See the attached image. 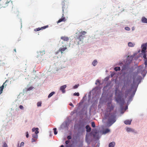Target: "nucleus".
Wrapping results in <instances>:
<instances>
[{
  "mask_svg": "<svg viewBox=\"0 0 147 147\" xmlns=\"http://www.w3.org/2000/svg\"><path fill=\"white\" fill-rule=\"evenodd\" d=\"M87 32L84 31H82L79 33H76L75 37L74 42L75 44L78 45L83 43L84 38Z\"/></svg>",
  "mask_w": 147,
  "mask_h": 147,
  "instance_id": "1",
  "label": "nucleus"
},
{
  "mask_svg": "<svg viewBox=\"0 0 147 147\" xmlns=\"http://www.w3.org/2000/svg\"><path fill=\"white\" fill-rule=\"evenodd\" d=\"M116 116L114 113H110L107 115H106V118L108 119V123L111 126L116 121Z\"/></svg>",
  "mask_w": 147,
  "mask_h": 147,
  "instance_id": "2",
  "label": "nucleus"
},
{
  "mask_svg": "<svg viewBox=\"0 0 147 147\" xmlns=\"http://www.w3.org/2000/svg\"><path fill=\"white\" fill-rule=\"evenodd\" d=\"M45 53V51L44 50L40 51V52H37L38 55L37 57L38 58V59L40 61H42L44 60V58L43 57L42 55Z\"/></svg>",
  "mask_w": 147,
  "mask_h": 147,
  "instance_id": "3",
  "label": "nucleus"
},
{
  "mask_svg": "<svg viewBox=\"0 0 147 147\" xmlns=\"http://www.w3.org/2000/svg\"><path fill=\"white\" fill-rule=\"evenodd\" d=\"M107 112H110L113 110L114 107V105L111 103V102H109L107 103Z\"/></svg>",
  "mask_w": 147,
  "mask_h": 147,
  "instance_id": "4",
  "label": "nucleus"
},
{
  "mask_svg": "<svg viewBox=\"0 0 147 147\" xmlns=\"http://www.w3.org/2000/svg\"><path fill=\"white\" fill-rule=\"evenodd\" d=\"M67 49V48L66 46H63L62 47H61L58 50L55 52V54L56 55H57L59 52H60L61 54H62L63 53L64 51Z\"/></svg>",
  "mask_w": 147,
  "mask_h": 147,
  "instance_id": "5",
  "label": "nucleus"
},
{
  "mask_svg": "<svg viewBox=\"0 0 147 147\" xmlns=\"http://www.w3.org/2000/svg\"><path fill=\"white\" fill-rule=\"evenodd\" d=\"M66 20L65 17H64L63 14V16L61 19H60L57 22V24L62 22H65Z\"/></svg>",
  "mask_w": 147,
  "mask_h": 147,
  "instance_id": "6",
  "label": "nucleus"
},
{
  "mask_svg": "<svg viewBox=\"0 0 147 147\" xmlns=\"http://www.w3.org/2000/svg\"><path fill=\"white\" fill-rule=\"evenodd\" d=\"M69 38L66 36H62L61 39L64 41H68L69 40Z\"/></svg>",
  "mask_w": 147,
  "mask_h": 147,
  "instance_id": "7",
  "label": "nucleus"
},
{
  "mask_svg": "<svg viewBox=\"0 0 147 147\" xmlns=\"http://www.w3.org/2000/svg\"><path fill=\"white\" fill-rule=\"evenodd\" d=\"M7 82V80H6L5 82L3 83V84L2 86L1 87H0V94L2 93L4 86H6V84H5Z\"/></svg>",
  "mask_w": 147,
  "mask_h": 147,
  "instance_id": "8",
  "label": "nucleus"
},
{
  "mask_svg": "<svg viewBox=\"0 0 147 147\" xmlns=\"http://www.w3.org/2000/svg\"><path fill=\"white\" fill-rule=\"evenodd\" d=\"M66 87V85H64L61 86L60 88V90L62 91L63 93H65V89Z\"/></svg>",
  "mask_w": 147,
  "mask_h": 147,
  "instance_id": "9",
  "label": "nucleus"
},
{
  "mask_svg": "<svg viewBox=\"0 0 147 147\" xmlns=\"http://www.w3.org/2000/svg\"><path fill=\"white\" fill-rule=\"evenodd\" d=\"M126 131L128 132H134L136 133H137L136 131H135L134 129H132L131 128L128 127L126 128Z\"/></svg>",
  "mask_w": 147,
  "mask_h": 147,
  "instance_id": "10",
  "label": "nucleus"
},
{
  "mask_svg": "<svg viewBox=\"0 0 147 147\" xmlns=\"http://www.w3.org/2000/svg\"><path fill=\"white\" fill-rule=\"evenodd\" d=\"M38 128H33L32 129V131L34 132L35 131V134H37L39 133L38 131Z\"/></svg>",
  "mask_w": 147,
  "mask_h": 147,
  "instance_id": "11",
  "label": "nucleus"
},
{
  "mask_svg": "<svg viewBox=\"0 0 147 147\" xmlns=\"http://www.w3.org/2000/svg\"><path fill=\"white\" fill-rule=\"evenodd\" d=\"M65 1V0H63V2H62V5H63V6H62V11H63V13H64V11L65 10V11H67V9H65V7H64V6H65V3L64 2V1Z\"/></svg>",
  "mask_w": 147,
  "mask_h": 147,
  "instance_id": "12",
  "label": "nucleus"
},
{
  "mask_svg": "<svg viewBox=\"0 0 147 147\" xmlns=\"http://www.w3.org/2000/svg\"><path fill=\"white\" fill-rule=\"evenodd\" d=\"M141 21L143 23H147V19L144 17H143L142 18Z\"/></svg>",
  "mask_w": 147,
  "mask_h": 147,
  "instance_id": "13",
  "label": "nucleus"
},
{
  "mask_svg": "<svg viewBox=\"0 0 147 147\" xmlns=\"http://www.w3.org/2000/svg\"><path fill=\"white\" fill-rule=\"evenodd\" d=\"M131 120H126L124 121V123L126 125H130Z\"/></svg>",
  "mask_w": 147,
  "mask_h": 147,
  "instance_id": "14",
  "label": "nucleus"
},
{
  "mask_svg": "<svg viewBox=\"0 0 147 147\" xmlns=\"http://www.w3.org/2000/svg\"><path fill=\"white\" fill-rule=\"evenodd\" d=\"M86 131L88 132H90L91 131V128L90 127L89 125H88L86 127Z\"/></svg>",
  "mask_w": 147,
  "mask_h": 147,
  "instance_id": "15",
  "label": "nucleus"
},
{
  "mask_svg": "<svg viewBox=\"0 0 147 147\" xmlns=\"http://www.w3.org/2000/svg\"><path fill=\"white\" fill-rule=\"evenodd\" d=\"M115 145V143L114 142H112L110 143L109 144V147H114Z\"/></svg>",
  "mask_w": 147,
  "mask_h": 147,
  "instance_id": "16",
  "label": "nucleus"
},
{
  "mask_svg": "<svg viewBox=\"0 0 147 147\" xmlns=\"http://www.w3.org/2000/svg\"><path fill=\"white\" fill-rule=\"evenodd\" d=\"M116 100L117 102L119 103H121L122 100L121 98H116Z\"/></svg>",
  "mask_w": 147,
  "mask_h": 147,
  "instance_id": "17",
  "label": "nucleus"
},
{
  "mask_svg": "<svg viewBox=\"0 0 147 147\" xmlns=\"http://www.w3.org/2000/svg\"><path fill=\"white\" fill-rule=\"evenodd\" d=\"M110 131V130L109 129H106L103 131V133L104 134H106L109 132Z\"/></svg>",
  "mask_w": 147,
  "mask_h": 147,
  "instance_id": "18",
  "label": "nucleus"
},
{
  "mask_svg": "<svg viewBox=\"0 0 147 147\" xmlns=\"http://www.w3.org/2000/svg\"><path fill=\"white\" fill-rule=\"evenodd\" d=\"M131 91L130 90H127L125 92V97H127L128 94Z\"/></svg>",
  "mask_w": 147,
  "mask_h": 147,
  "instance_id": "19",
  "label": "nucleus"
},
{
  "mask_svg": "<svg viewBox=\"0 0 147 147\" xmlns=\"http://www.w3.org/2000/svg\"><path fill=\"white\" fill-rule=\"evenodd\" d=\"M135 45L134 44H133L131 42H129L128 43V46L130 47H133Z\"/></svg>",
  "mask_w": 147,
  "mask_h": 147,
  "instance_id": "20",
  "label": "nucleus"
},
{
  "mask_svg": "<svg viewBox=\"0 0 147 147\" xmlns=\"http://www.w3.org/2000/svg\"><path fill=\"white\" fill-rule=\"evenodd\" d=\"M97 63V61L96 60H94L92 62V64L94 66H95Z\"/></svg>",
  "mask_w": 147,
  "mask_h": 147,
  "instance_id": "21",
  "label": "nucleus"
},
{
  "mask_svg": "<svg viewBox=\"0 0 147 147\" xmlns=\"http://www.w3.org/2000/svg\"><path fill=\"white\" fill-rule=\"evenodd\" d=\"M143 68V67L142 66H140L139 67L138 69V73L140 72L142 70V68Z\"/></svg>",
  "mask_w": 147,
  "mask_h": 147,
  "instance_id": "22",
  "label": "nucleus"
},
{
  "mask_svg": "<svg viewBox=\"0 0 147 147\" xmlns=\"http://www.w3.org/2000/svg\"><path fill=\"white\" fill-rule=\"evenodd\" d=\"M55 93V92H53L51 93L48 95V98H49L51 97Z\"/></svg>",
  "mask_w": 147,
  "mask_h": 147,
  "instance_id": "23",
  "label": "nucleus"
},
{
  "mask_svg": "<svg viewBox=\"0 0 147 147\" xmlns=\"http://www.w3.org/2000/svg\"><path fill=\"white\" fill-rule=\"evenodd\" d=\"M114 70L116 71H120L121 69L119 67H116L114 68Z\"/></svg>",
  "mask_w": 147,
  "mask_h": 147,
  "instance_id": "24",
  "label": "nucleus"
},
{
  "mask_svg": "<svg viewBox=\"0 0 147 147\" xmlns=\"http://www.w3.org/2000/svg\"><path fill=\"white\" fill-rule=\"evenodd\" d=\"M33 138L37 139L38 138V135L37 134H33L32 136Z\"/></svg>",
  "mask_w": 147,
  "mask_h": 147,
  "instance_id": "25",
  "label": "nucleus"
},
{
  "mask_svg": "<svg viewBox=\"0 0 147 147\" xmlns=\"http://www.w3.org/2000/svg\"><path fill=\"white\" fill-rule=\"evenodd\" d=\"M48 27V25L46 26L42 27L40 28V30H42L43 29H44L47 28Z\"/></svg>",
  "mask_w": 147,
  "mask_h": 147,
  "instance_id": "26",
  "label": "nucleus"
},
{
  "mask_svg": "<svg viewBox=\"0 0 147 147\" xmlns=\"http://www.w3.org/2000/svg\"><path fill=\"white\" fill-rule=\"evenodd\" d=\"M42 102H38L37 103V105L38 107H40L41 106Z\"/></svg>",
  "mask_w": 147,
  "mask_h": 147,
  "instance_id": "27",
  "label": "nucleus"
},
{
  "mask_svg": "<svg viewBox=\"0 0 147 147\" xmlns=\"http://www.w3.org/2000/svg\"><path fill=\"white\" fill-rule=\"evenodd\" d=\"M53 130L54 131V134L55 135H56L57 133V129L56 128H54L53 129Z\"/></svg>",
  "mask_w": 147,
  "mask_h": 147,
  "instance_id": "28",
  "label": "nucleus"
},
{
  "mask_svg": "<svg viewBox=\"0 0 147 147\" xmlns=\"http://www.w3.org/2000/svg\"><path fill=\"white\" fill-rule=\"evenodd\" d=\"M92 126L93 127H95V123L94 122H92L91 123Z\"/></svg>",
  "mask_w": 147,
  "mask_h": 147,
  "instance_id": "29",
  "label": "nucleus"
},
{
  "mask_svg": "<svg viewBox=\"0 0 147 147\" xmlns=\"http://www.w3.org/2000/svg\"><path fill=\"white\" fill-rule=\"evenodd\" d=\"M129 58L130 59H131L130 61H131L132 60V59H133L132 56H128L127 57V59H128Z\"/></svg>",
  "mask_w": 147,
  "mask_h": 147,
  "instance_id": "30",
  "label": "nucleus"
},
{
  "mask_svg": "<svg viewBox=\"0 0 147 147\" xmlns=\"http://www.w3.org/2000/svg\"><path fill=\"white\" fill-rule=\"evenodd\" d=\"M125 30H127V31H129L130 30V28L128 27H125Z\"/></svg>",
  "mask_w": 147,
  "mask_h": 147,
  "instance_id": "31",
  "label": "nucleus"
},
{
  "mask_svg": "<svg viewBox=\"0 0 147 147\" xmlns=\"http://www.w3.org/2000/svg\"><path fill=\"white\" fill-rule=\"evenodd\" d=\"M40 30V28H36L34 30L35 31H38Z\"/></svg>",
  "mask_w": 147,
  "mask_h": 147,
  "instance_id": "32",
  "label": "nucleus"
},
{
  "mask_svg": "<svg viewBox=\"0 0 147 147\" xmlns=\"http://www.w3.org/2000/svg\"><path fill=\"white\" fill-rule=\"evenodd\" d=\"M74 96H79V94L78 92H75L74 94Z\"/></svg>",
  "mask_w": 147,
  "mask_h": 147,
  "instance_id": "33",
  "label": "nucleus"
},
{
  "mask_svg": "<svg viewBox=\"0 0 147 147\" xmlns=\"http://www.w3.org/2000/svg\"><path fill=\"white\" fill-rule=\"evenodd\" d=\"M37 139H36L35 138H34V139L32 138V142H36L37 141Z\"/></svg>",
  "mask_w": 147,
  "mask_h": 147,
  "instance_id": "34",
  "label": "nucleus"
},
{
  "mask_svg": "<svg viewBox=\"0 0 147 147\" xmlns=\"http://www.w3.org/2000/svg\"><path fill=\"white\" fill-rule=\"evenodd\" d=\"M3 147H8L7 145V144L4 142L3 143Z\"/></svg>",
  "mask_w": 147,
  "mask_h": 147,
  "instance_id": "35",
  "label": "nucleus"
},
{
  "mask_svg": "<svg viewBox=\"0 0 147 147\" xmlns=\"http://www.w3.org/2000/svg\"><path fill=\"white\" fill-rule=\"evenodd\" d=\"M79 86V84L76 85L74 86V89L77 88H78V87Z\"/></svg>",
  "mask_w": 147,
  "mask_h": 147,
  "instance_id": "36",
  "label": "nucleus"
},
{
  "mask_svg": "<svg viewBox=\"0 0 147 147\" xmlns=\"http://www.w3.org/2000/svg\"><path fill=\"white\" fill-rule=\"evenodd\" d=\"M67 138L68 140H70L71 138V136H67Z\"/></svg>",
  "mask_w": 147,
  "mask_h": 147,
  "instance_id": "37",
  "label": "nucleus"
},
{
  "mask_svg": "<svg viewBox=\"0 0 147 147\" xmlns=\"http://www.w3.org/2000/svg\"><path fill=\"white\" fill-rule=\"evenodd\" d=\"M19 108L20 109H23L24 107L22 105H20V106Z\"/></svg>",
  "mask_w": 147,
  "mask_h": 147,
  "instance_id": "38",
  "label": "nucleus"
},
{
  "mask_svg": "<svg viewBox=\"0 0 147 147\" xmlns=\"http://www.w3.org/2000/svg\"><path fill=\"white\" fill-rule=\"evenodd\" d=\"M26 137L27 138H28L29 136V134H28V132H26Z\"/></svg>",
  "mask_w": 147,
  "mask_h": 147,
  "instance_id": "39",
  "label": "nucleus"
},
{
  "mask_svg": "<svg viewBox=\"0 0 147 147\" xmlns=\"http://www.w3.org/2000/svg\"><path fill=\"white\" fill-rule=\"evenodd\" d=\"M69 142H70L69 140H66L65 142V143L66 144H67Z\"/></svg>",
  "mask_w": 147,
  "mask_h": 147,
  "instance_id": "40",
  "label": "nucleus"
},
{
  "mask_svg": "<svg viewBox=\"0 0 147 147\" xmlns=\"http://www.w3.org/2000/svg\"><path fill=\"white\" fill-rule=\"evenodd\" d=\"M33 88H32V87H30V88H29L28 89V90H31Z\"/></svg>",
  "mask_w": 147,
  "mask_h": 147,
  "instance_id": "41",
  "label": "nucleus"
},
{
  "mask_svg": "<svg viewBox=\"0 0 147 147\" xmlns=\"http://www.w3.org/2000/svg\"><path fill=\"white\" fill-rule=\"evenodd\" d=\"M24 143L23 142H22L21 143V146H24Z\"/></svg>",
  "mask_w": 147,
  "mask_h": 147,
  "instance_id": "42",
  "label": "nucleus"
},
{
  "mask_svg": "<svg viewBox=\"0 0 147 147\" xmlns=\"http://www.w3.org/2000/svg\"><path fill=\"white\" fill-rule=\"evenodd\" d=\"M135 83V77L134 76V78H133V83L134 84Z\"/></svg>",
  "mask_w": 147,
  "mask_h": 147,
  "instance_id": "43",
  "label": "nucleus"
},
{
  "mask_svg": "<svg viewBox=\"0 0 147 147\" xmlns=\"http://www.w3.org/2000/svg\"><path fill=\"white\" fill-rule=\"evenodd\" d=\"M69 105L72 106V107H74V105H73V104L71 103L69 104Z\"/></svg>",
  "mask_w": 147,
  "mask_h": 147,
  "instance_id": "44",
  "label": "nucleus"
},
{
  "mask_svg": "<svg viewBox=\"0 0 147 147\" xmlns=\"http://www.w3.org/2000/svg\"><path fill=\"white\" fill-rule=\"evenodd\" d=\"M14 51L15 52H16V49H15L14 50Z\"/></svg>",
  "mask_w": 147,
  "mask_h": 147,
  "instance_id": "45",
  "label": "nucleus"
},
{
  "mask_svg": "<svg viewBox=\"0 0 147 147\" xmlns=\"http://www.w3.org/2000/svg\"><path fill=\"white\" fill-rule=\"evenodd\" d=\"M125 102L124 101V100H123V103H124Z\"/></svg>",
  "mask_w": 147,
  "mask_h": 147,
  "instance_id": "46",
  "label": "nucleus"
},
{
  "mask_svg": "<svg viewBox=\"0 0 147 147\" xmlns=\"http://www.w3.org/2000/svg\"><path fill=\"white\" fill-rule=\"evenodd\" d=\"M97 82H99V80H97Z\"/></svg>",
  "mask_w": 147,
  "mask_h": 147,
  "instance_id": "47",
  "label": "nucleus"
},
{
  "mask_svg": "<svg viewBox=\"0 0 147 147\" xmlns=\"http://www.w3.org/2000/svg\"><path fill=\"white\" fill-rule=\"evenodd\" d=\"M115 91H116V92H115V94H116V92H117V90H115Z\"/></svg>",
  "mask_w": 147,
  "mask_h": 147,
  "instance_id": "48",
  "label": "nucleus"
},
{
  "mask_svg": "<svg viewBox=\"0 0 147 147\" xmlns=\"http://www.w3.org/2000/svg\"><path fill=\"white\" fill-rule=\"evenodd\" d=\"M123 88H124V86H123V88H122V89H123Z\"/></svg>",
  "mask_w": 147,
  "mask_h": 147,
  "instance_id": "49",
  "label": "nucleus"
}]
</instances>
